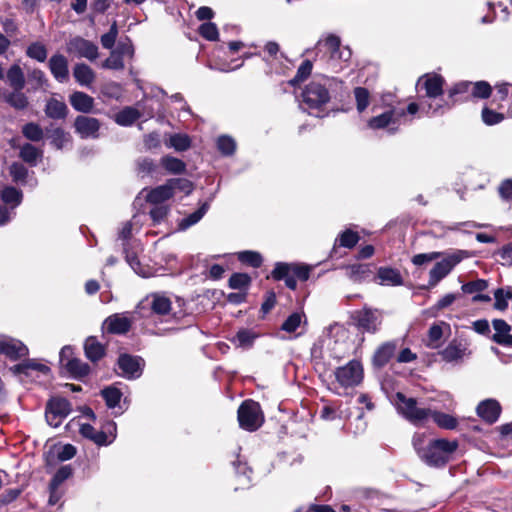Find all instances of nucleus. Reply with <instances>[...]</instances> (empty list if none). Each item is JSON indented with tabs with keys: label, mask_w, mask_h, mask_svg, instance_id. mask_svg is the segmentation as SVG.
Segmentation results:
<instances>
[{
	"label": "nucleus",
	"mask_w": 512,
	"mask_h": 512,
	"mask_svg": "<svg viewBox=\"0 0 512 512\" xmlns=\"http://www.w3.org/2000/svg\"><path fill=\"white\" fill-rule=\"evenodd\" d=\"M353 319L359 330L375 334L380 330L383 321V312L377 308L363 307L353 314Z\"/></svg>",
	"instance_id": "obj_5"
},
{
	"label": "nucleus",
	"mask_w": 512,
	"mask_h": 512,
	"mask_svg": "<svg viewBox=\"0 0 512 512\" xmlns=\"http://www.w3.org/2000/svg\"><path fill=\"white\" fill-rule=\"evenodd\" d=\"M136 166L138 174L142 177L152 174L157 167L155 162L148 157L139 158L136 162Z\"/></svg>",
	"instance_id": "obj_55"
},
{
	"label": "nucleus",
	"mask_w": 512,
	"mask_h": 512,
	"mask_svg": "<svg viewBox=\"0 0 512 512\" xmlns=\"http://www.w3.org/2000/svg\"><path fill=\"white\" fill-rule=\"evenodd\" d=\"M433 422L442 429L453 430L457 427V419L446 413L431 409V418Z\"/></svg>",
	"instance_id": "obj_34"
},
{
	"label": "nucleus",
	"mask_w": 512,
	"mask_h": 512,
	"mask_svg": "<svg viewBox=\"0 0 512 512\" xmlns=\"http://www.w3.org/2000/svg\"><path fill=\"white\" fill-rule=\"evenodd\" d=\"M80 433L83 437L92 440L97 445H108L116 437V423L110 421L105 426V431H97L90 424H82Z\"/></svg>",
	"instance_id": "obj_11"
},
{
	"label": "nucleus",
	"mask_w": 512,
	"mask_h": 512,
	"mask_svg": "<svg viewBox=\"0 0 512 512\" xmlns=\"http://www.w3.org/2000/svg\"><path fill=\"white\" fill-rule=\"evenodd\" d=\"M46 409L52 411L60 417L66 418L71 412V404L65 398L56 397L49 400Z\"/></svg>",
	"instance_id": "obj_36"
},
{
	"label": "nucleus",
	"mask_w": 512,
	"mask_h": 512,
	"mask_svg": "<svg viewBox=\"0 0 512 512\" xmlns=\"http://www.w3.org/2000/svg\"><path fill=\"white\" fill-rule=\"evenodd\" d=\"M217 148L224 156H231L236 149V143L233 138L222 135L217 139Z\"/></svg>",
	"instance_id": "obj_52"
},
{
	"label": "nucleus",
	"mask_w": 512,
	"mask_h": 512,
	"mask_svg": "<svg viewBox=\"0 0 512 512\" xmlns=\"http://www.w3.org/2000/svg\"><path fill=\"white\" fill-rule=\"evenodd\" d=\"M131 320L121 314H113L106 318L104 325L109 333L125 334L131 328Z\"/></svg>",
	"instance_id": "obj_22"
},
{
	"label": "nucleus",
	"mask_w": 512,
	"mask_h": 512,
	"mask_svg": "<svg viewBox=\"0 0 512 512\" xmlns=\"http://www.w3.org/2000/svg\"><path fill=\"white\" fill-rule=\"evenodd\" d=\"M143 360L140 357L122 354L118 359V366L122 375L127 379H136L141 376Z\"/></svg>",
	"instance_id": "obj_17"
},
{
	"label": "nucleus",
	"mask_w": 512,
	"mask_h": 512,
	"mask_svg": "<svg viewBox=\"0 0 512 512\" xmlns=\"http://www.w3.org/2000/svg\"><path fill=\"white\" fill-rule=\"evenodd\" d=\"M169 184L172 186V192L175 193L176 190H179L186 195H189L193 190V184L188 179L183 178H173L169 179Z\"/></svg>",
	"instance_id": "obj_59"
},
{
	"label": "nucleus",
	"mask_w": 512,
	"mask_h": 512,
	"mask_svg": "<svg viewBox=\"0 0 512 512\" xmlns=\"http://www.w3.org/2000/svg\"><path fill=\"white\" fill-rule=\"evenodd\" d=\"M494 298V308L503 311L508 307V300L512 299V292L510 289L504 290L503 288H498L494 291Z\"/></svg>",
	"instance_id": "obj_48"
},
{
	"label": "nucleus",
	"mask_w": 512,
	"mask_h": 512,
	"mask_svg": "<svg viewBox=\"0 0 512 512\" xmlns=\"http://www.w3.org/2000/svg\"><path fill=\"white\" fill-rule=\"evenodd\" d=\"M173 195L172 186H170L168 180L165 184L149 190L145 198L152 205H164V202L172 198Z\"/></svg>",
	"instance_id": "obj_23"
},
{
	"label": "nucleus",
	"mask_w": 512,
	"mask_h": 512,
	"mask_svg": "<svg viewBox=\"0 0 512 512\" xmlns=\"http://www.w3.org/2000/svg\"><path fill=\"white\" fill-rule=\"evenodd\" d=\"M488 287V282L483 279H477L462 285L461 289L466 294H478Z\"/></svg>",
	"instance_id": "obj_62"
},
{
	"label": "nucleus",
	"mask_w": 512,
	"mask_h": 512,
	"mask_svg": "<svg viewBox=\"0 0 512 512\" xmlns=\"http://www.w3.org/2000/svg\"><path fill=\"white\" fill-rule=\"evenodd\" d=\"M150 298V307L154 314L167 315L171 311V301L168 297L155 293Z\"/></svg>",
	"instance_id": "obj_33"
},
{
	"label": "nucleus",
	"mask_w": 512,
	"mask_h": 512,
	"mask_svg": "<svg viewBox=\"0 0 512 512\" xmlns=\"http://www.w3.org/2000/svg\"><path fill=\"white\" fill-rule=\"evenodd\" d=\"M444 79L442 76L437 74H425L421 76L416 84L419 91L424 90L425 95L421 96V99H427L435 96L443 95Z\"/></svg>",
	"instance_id": "obj_13"
},
{
	"label": "nucleus",
	"mask_w": 512,
	"mask_h": 512,
	"mask_svg": "<svg viewBox=\"0 0 512 512\" xmlns=\"http://www.w3.org/2000/svg\"><path fill=\"white\" fill-rule=\"evenodd\" d=\"M359 239L360 237L357 232L352 231L351 229H346L339 234L336 242H338L341 247L352 249L358 243Z\"/></svg>",
	"instance_id": "obj_47"
},
{
	"label": "nucleus",
	"mask_w": 512,
	"mask_h": 512,
	"mask_svg": "<svg viewBox=\"0 0 512 512\" xmlns=\"http://www.w3.org/2000/svg\"><path fill=\"white\" fill-rule=\"evenodd\" d=\"M208 209H209V204L207 202L203 203L199 207V209H197L195 212L189 214L187 217H184L183 219H181L179 221V224H178L179 230L184 231V230L188 229L189 227L198 223L203 218V216L206 214Z\"/></svg>",
	"instance_id": "obj_35"
},
{
	"label": "nucleus",
	"mask_w": 512,
	"mask_h": 512,
	"mask_svg": "<svg viewBox=\"0 0 512 512\" xmlns=\"http://www.w3.org/2000/svg\"><path fill=\"white\" fill-rule=\"evenodd\" d=\"M463 259L462 252L458 251L447 255L441 261L435 263L429 272V287H435L442 279H444L453 268Z\"/></svg>",
	"instance_id": "obj_9"
},
{
	"label": "nucleus",
	"mask_w": 512,
	"mask_h": 512,
	"mask_svg": "<svg viewBox=\"0 0 512 512\" xmlns=\"http://www.w3.org/2000/svg\"><path fill=\"white\" fill-rule=\"evenodd\" d=\"M311 267L298 263L277 262L271 272V276L276 281L283 280L285 285L295 290L297 288V280L307 281L310 277Z\"/></svg>",
	"instance_id": "obj_4"
},
{
	"label": "nucleus",
	"mask_w": 512,
	"mask_h": 512,
	"mask_svg": "<svg viewBox=\"0 0 512 512\" xmlns=\"http://www.w3.org/2000/svg\"><path fill=\"white\" fill-rule=\"evenodd\" d=\"M22 90L13 89V91L4 94V101L16 110L26 109L29 105V100Z\"/></svg>",
	"instance_id": "obj_31"
},
{
	"label": "nucleus",
	"mask_w": 512,
	"mask_h": 512,
	"mask_svg": "<svg viewBox=\"0 0 512 512\" xmlns=\"http://www.w3.org/2000/svg\"><path fill=\"white\" fill-rule=\"evenodd\" d=\"M304 318L305 314L303 312H294L283 322L281 329L288 333H292L300 327Z\"/></svg>",
	"instance_id": "obj_50"
},
{
	"label": "nucleus",
	"mask_w": 512,
	"mask_h": 512,
	"mask_svg": "<svg viewBox=\"0 0 512 512\" xmlns=\"http://www.w3.org/2000/svg\"><path fill=\"white\" fill-rule=\"evenodd\" d=\"M84 350L86 357L93 362L98 361L104 356L103 345L93 336L86 339Z\"/></svg>",
	"instance_id": "obj_32"
},
{
	"label": "nucleus",
	"mask_w": 512,
	"mask_h": 512,
	"mask_svg": "<svg viewBox=\"0 0 512 512\" xmlns=\"http://www.w3.org/2000/svg\"><path fill=\"white\" fill-rule=\"evenodd\" d=\"M100 126L98 119L84 115L77 116L74 121L75 131L83 139L98 138Z\"/></svg>",
	"instance_id": "obj_14"
},
{
	"label": "nucleus",
	"mask_w": 512,
	"mask_h": 512,
	"mask_svg": "<svg viewBox=\"0 0 512 512\" xmlns=\"http://www.w3.org/2000/svg\"><path fill=\"white\" fill-rule=\"evenodd\" d=\"M75 80L84 87H89L95 80L94 71L85 63H78L73 68Z\"/></svg>",
	"instance_id": "obj_30"
},
{
	"label": "nucleus",
	"mask_w": 512,
	"mask_h": 512,
	"mask_svg": "<svg viewBox=\"0 0 512 512\" xmlns=\"http://www.w3.org/2000/svg\"><path fill=\"white\" fill-rule=\"evenodd\" d=\"M337 382L344 388H352L363 380V367L357 360H351L346 365L338 367L335 372Z\"/></svg>",
	"instance_id": "obj_8"
},
{
	"label": "nucleus",
	"mask_w": 512,
	"mask_h": 512,
	"mask_svg": "<svg viewBox=\"0 0 512 512\" xmlns=\"http://www.w3.org/2000/svg\"><path fill=\"white\" fill-rule=\"evenodd\" d=\"M102 67L111 70H122L125 67L124 58L112 50L110 56L102 63Z\"/></svg>",
	"instance_id": "obj_57"
},
{
	"label": "nucleus",
	"mask_w": 512,
	"mask_h": 512,
	"mask_svg": "<svg viewBox=\"0 0 512 512\" xmlns=\"http://www.w3.org/2000/svg\"><path fill=\"white\" fill-rule=\"evenodd\" d=\"M113 51H115L123 58L128 57L131 59L134 56V47L129 38H125L124 40L119 41L116 48L113 49Z\"/></svg>",
	"instance_id": "obj_64"
},
{
	"label": "nucleus",
	"mask_w": 512,
	"mask_h": 512,
	"mask_svg": "<svg viewBox=\"0 0 512 512\" xmlns=\"http://www.w3.org/2000/svg\"><path fill=\"white\" fill-rule=\"evenodd\" d=\"M397 344L394 341L385 342L380 345L373 355V365L378 368L384 367L394 356Z\"/></svg>",
	"instance_id": "obj_25"
},
{
	"label": "nucleus",
	"mask_w": 512,
	"mask_h": 512,
	"mask_svg": "<svg viewBox=\"0 0 512 512\" xmlns=\"http://www.w3.org/2000/svg\"><path fill=\"white\" fill-rule=\"evenodd\" d=\"M66 50L69 54L75 57L85 58L89 61L96 60L99 55L98 46L92 41L80 36L71 38L67 42Z\"/></svg>",
	"instance_id": "obj_10"
},
{
	"label": "nucleus",
	"mask_w": 512,
	"mask_h": 512,
	"mask_svg": "<svg viewBox=\"0 0 512 512\" xmlns=\"http://www.w3.org/2000/svg\"><path fill=\"white\" fill-rule=\"evenodd\" d=\"M238 260L254 268L260 267L263 262V258L260 253L250 250L239 252Z\"/></svg>",
	"instance_id": "obj_45"
},
{
	"label": "nucleus",
	"mask_w": 512,
	"mask_h": 512,
	"mask_svg": "<svg viewBox=\"0 0 512 512\" xmlns=\"http://www.w3.org/2000/svg\"><path fill=\"white\" fill-rule=\"evenodd\" d=\"M45 115L53 120H64L68 115V107L62 100L51 97L46 101Z\"/></svg>",
	"instance_id": "obj_24"
},
{
	"label": "nucleus",
	"mask_w": 512,
	"mask_h": 512,
	"mask_svg": "<svg viewBox=\"0 0 512 512\" xmlns=\"http://www.w3.org/2000/svg\"><path fill=\"white\" fill-rule=\"evenodd\" d=\"M72 475V469L70 466H62L57 470L55 475L53 476L50 486L52 488H58L65 480H67Z\"/></svg>",
	"instance_id": "obj_63"
},
{
	"label": "nucleus",
	"mask_w": 512,
	"mask_h": 512,
	"mask_svg": "<svg viewBox=\"0 0 512 512\" xmlns=\"http://www.w3.org/2000/svg\"><path fill=\"white\" fill-rule=\"evenodd\" d=\"M51 144L57 149H62L67 143L71 141L69 133L65 132L62 128H55L52 130Z\"/></svg>",
	"instance_id": "obj_51"
},
{
	"label": "nucleus",
	"mask_w": 512,
	"mask_h": 512,
	"mask_svg": "<svg viewBox=\"0 0 512 512\" xmlns=\"http://www.w3.org/2000/svg\"><path fill=\"white\" fill-rule=\"evenodd\" d=\"M456 100H446L442 96L421 99V111L429 116L442 115L452 108Z\"/></svg>",
	"instance_id": "obj_15"
},
{
	"label": "nucleus",
	"mask_w": 512,
	"mask_h": 512,
	"mask_svg": "<svg viewBox=\"0 0 512 512\" xmlns=\"http://www.w3.org/2000/svg\"><path fill=\"white\" fill-rule=\"evenodd\" d=\"M7 80L12 89H23L25 86V77L21 67L17 64L12 65L7 72Z\"/></svg>",
	"instance_id": "obj_40"
},
{
	"label": "nucleus",
	"mask_w": 512,
	"mask_h": 512,
	"mask_svg": "<svg viewBox=\"0 0 512 512\" xmlns=\"http://www.w3.org/2000/svg\"><path fill=\"white\" fill-rule=\"evenodd\" d=\"M53 77L60 83L69 79L68 60L62 54H54L48 63Z\"/></svg>",
	"instance_id": "obj_19"
},
{
	"label": "nucleus",
	"mask_w": 512,
	"mask_h": 512,
	"mask_svg": "<svg viewBox=\"0 0 512 512\" xmlns=\"http://www.w3.org/2000/svg\"><path fill=\"white\" fill-rule=\"evenodd\" d=\"M163 168L170 174H182L186 171V164L181 159L166 155L160 160Z\"/></svg>",
	"instance_id": "obj_39"
},
{
	"label": "nucleus",
	"mask_w": 512,
	"mask_h": 512,
	"mask_svg": "<svg viewBox=\"0 0 512 512\" xmlns=\"http://www.w3.org/2000/svg\"><path fill=\"white\" fill-rule=\"evenodd\" d=\"M71 106L78 112L89 113L93 110L94 99L90 95L75 91L69 96Z\"/></svg>",
	"instance_id": "obj_27"
},
{
	"label": "nucleus",
	"mask_w": 512,
	"mask_h": 512,
	"mask_svg": "<svg viewBox=\"0 0 512 512\" xmlns=\"http://www.w3.org/2000/svg\"><path fill=\"white\" fill-rule=\"evenodd\" d=\"M141 117L152 118L153 111H141L137 105L123 108L115 115V122L120 126H131Z\"/></svg>",
	"instance_id": "obj_18"
},
{
	"label": "nucleus",
	"mask_w": 512,
	"mask_h": 512,
	"mask_svg": "<svg viewBox=\"0 0 512 512\" xmlns=\"http://www.w3.org/2000/svg\"><path fill=\"white\" fill-rule=\"evenodd\" d=\"M26 55L38 62H44L47 58V49L42 43L33 42L27 47Z\"/></svg>",
	"instance_id": "obj_46"
},
{
	"label": "nucleus",
	"mask_w": 512,
	"mask_h": 512,
	"mask_svg": "<svg viewBox=\"0 0 512 512\" xmlns=\"http://www.w3.org/2000/svg\"><path fill=\"white\" fill-rule=\"evenodd\" d=\"M495 333L493 340L504 346H512L511 326L502 319H495L492 322Z\"/></svg>",
	"instance_id": "obj_26"
},
{
	"label": "nucleus",
	"mask_w": 512,
	"mask_h": 512,
	"mask_svg": "<svg viewBox=\"0 0 512 512\" xmlns=\"http://www.w3.org/2000/svg\"><path fill=\"white\" fill-rule=\"evenodd\" d=\"M457 448V441L446 439L432 440L427 443L425 451L420 452V458L429 466H444Z\"/></svg>",
	"instance_id": "obj_3"
},
{
	"label": "nucleus",
	"mask_w": 512,
	"mask_h": 512,
	"mask_svg": "<svg viewBox=\"0 0 512 512\" xmlns=\"http://www.w3.org/2000/svg\"><path fill=\"white\" fill-rule=\"evenodd\" d=\"M354 97L356 101V108L359 113L367 109L370 104V93L364 87H356L354 89Z\"/></svg>",
	"instance_id": "obj_44"
},
{
	"label": "nucleus",
	"mask_w": 512,
	"mask_h": 512,
	"mask_svg": "<svg viewBox=\"0 0 512 512\" xmlns=\"http://www.w3.org/2000/svg\"><path fill=\"white\" fill-rule=\"evenodd\" d=\"M501 407L496 400L487 399L477 406V414L489 423H494L500 416Z\"/></svg>",
	"instance_id": "obj_21"
},
{
	"label": "nucleus",
	"mask_w": 512,
	"mask_h": 512,
	"mask_svg": "<svg viewBox=\"0 0 512 512\" xmlns=\"http://www.w3.org/2000/svg\"><path fill=\"white\" fill-rule=\"evenodd\" d=\"M258 337V334L251 329H240L236 335L232 338V342L241 348H250L252 347L255 339Z\"/></svg>",
	"instance_id": "obj_37"
},
{
	"label": "nucleus",
	"mask_w": 512,
	"mask_h": 512,
	"mask_svg": "<svg viewBox=\"0 0 512 512\" xmlns=\"http://www.w3.org/2000/svg\"><path fill=\"white\" fill-rule=\"evenodd\" d=\"M9 173L16 183H23L28 175L27 168L19 162H14L9 168Z\"/></svg>",
	"instance_id": "obj_56"
},
{
	"label": "nucleus",
	"mask_w": 512,
	"mask_h": 512,
	"mask_svg": "<svg viewBox=\"0 0 512 512\" xmlns=\"http://www.w3.org/2000/svg\"><path fill=\"white\" fill-rule=\"evenodd\" d=\"M23 136L33 142L41 141L44 137V131L41 126L35 122H29L22 127Z\"/></svg>",
	"instance_id": "obj_42"
},
{
	"label": "nucleus",
	"mask_w": 512,
	"mask_h": 512,
	"mask_svg": "<svg viewBox=\"0 0 512 512\" xmlns=\"http://www.w3.org/2000/svg\"><path fill=\"white\" fill-rule=\"evenodd\" d=\"M167 145L176 151H185L190 147V139L184 134H174L170 137Z\"/></svg>",
	"instance_id": "obj_54"
},
{
	"label": "nucleus",
	"mask_w": 512,
	"mask_h": 512,
	"mask_svg": "<svg viewBox=\"0 0 512 512\" xmlns=\"http://www.w3.org/2000/svg\"><path fill=\"white\" fill-rule=\"evenodd\" d=\"M405 118V110L401 108H391L381 113L380 115L370 118L367 126L370 129H388L390 134H394L398 130V126Z\"/></svg>",
	"instance_id": "obj_7"
},
{
	"label": "nucleus",
	"mask_w": 512,
	"mask_h": 512,
	"mask_svg": "<svg viewBox=\"0 0 512 512\" xmlns=\"http://www.w3.org/2000/svg\"><path fill=\"white\" fill-rule=\"evenodd\" d=\"M251 278L246 273H234L229 278V287L232 289L243 290L250 285Z\"/></svg>",
	"instance_id": "obj_53"
},
{
	"label": "nucleus",
	"mask_w": 512,
	"mask_h": 512,
	"mask_svg": "<svg viewBox=\"0 0 512 512\" xmlns=\"http://www.w3.org/2000/svg\"><path fill=\"white\" fill-rule=\"evenodd\" d=\"M118 36V27L116 21L112 23L107 33L101 36V44L106 49H112Z\"/></svg>",
	"instance_id": "obj_58"
},
{
	"label": "nucleus",
	"mask_w": 512,
	"mask_h": 512,
	"mask_svg": "<svg viewBox=\"0 0 512 512\" xmlns=\"http://www.w3.org/2000/svg\"><path fill=\"white\" fill-rule=\"evenodd\" d=\"M471 95L477 98H487L491 94V86L488 82L478 81L472 83Z\"/></svg>",
	"instance_id": "obj_61"
},
{
	"label": "nucleus",
	"mask_w": 512,
	"mask_h": 512,
	"mask_svg": "<svg viewBox=\"0 0 512 512\" xmlns=\"http://www.w3.org/2000/svg\"><path fill=\"white\" fill-rule=\"evenodd\" d=\"M22 197V192L15 187H6L1 193L3 202L6 204H12L9 208L12 209V211H14V209L21 203Z\"/></svg>",
	"instance_id": "obj_41"
},
{
	"label": "nucleus",
	"mask_w": 512,
	"mask_h": 512,
	"mask_svg": "<svg viewBox=\"0 0 512 512\" xmlns=\"http://www.w3.org/2000/svg\"><path fill=\"white\" fill-rule=\"evenodd\" d=\"M467 352L466 344L459 341H451L442 351L440 355L442 359L448 363H457L461 361Z\"/></svg>",
	"instance_id": "obj_20"
},
{
	"label": "nucleus",
	"mask_w": 512,
	"mask_h": 512,
	"mask_svg": "<svg viewBox=\"0 0 512 512\" xmlns=\"http://www.w3.org/2000/svg\"><path fill=\"white\" fill-rule=\"evenodd\" d=\"M397 412L415 426L426 425L431 418V408L419 405L413 397L397 392L394 398Z\"/></svg>",
	"instance_id": "obj_2"
},
{
	"label": "nucleus",
	"mask_w": 512,
	"mask_h": 512,
	"mask_svg": "<svg viewBox=\"0 0 512 512\" xmlns=\"http://www.w3.org/2000/svg\"><path fill=\"white\" fill-rule=\"evenodd\" d=\"M71 347L65 346L60 351V362L75 379H82L90 373V366L78 358H69Z\"/></svg>",
	"instance_id": "obj_12"
},
{
	"label": "nucleus",
	"mask_w": 512,
	"mask_h": 512,
	"mask_svg": "<svg viewBox=\"0 0 512 512\" xmlns=\"http://www.w3.org/2000/svg\"><path fill=\"white\" fill-rule=\"evenodd\" d=\"M318 46L330 55L331 53H336L341 48V40L338 36L330 34L325 39L319 40Z\"/></svg>",
	"instance_id": "obj_49"
},
{
	"label": "nucleus",
	"mask_w": 512,
	"mask_h": 512,
	"mask_svg": "<svg viewBox=\"0 0 512 512\" xmlns=\"http://www.w3.org/2000/svg\"><path fill=\"white\" fill-rule=\"evenodd\" d=\"M335 82L334 78L327 76L315 77L303 90L302 99L304 110L309 114L320 117L319 113H314V110H320L322 106L327 104L330 100L329 89Z\"/></svg>",
	"instance_id": "obj_1"
},
{
	"label": "nucleus",
	"mask_w": 512,
	"mask_h": 512,
	"mask_svg": "<svg viewBox=\"0 0 512 512\" xmlns=\"http://www.w3.org/2000/svg\"><path fill=\"white\" fill-rule=\"evenodd\" d=\"M199 34L209 41H215L218 39L219 33L215 23L206 22L200 25Z\"/></svg>",
	"instance_id": "obj_60"
},
{
	"label": "nucleus",
	"mask_w": 512,
	"mask_h": 512,
	"mask_svg": "<svg viewBox=\"0 0 512 512\" xmlns=\"http://www.w3.org/2000/svg\"><path fill=\"white\" fill-rule=\"evenodd\" d=\"M101 395L104 398L107 407L113 409L118 406L122 397V392L114 386H109L101 391Z\"/></svg>",
	"instance_id": "obj_43"
},
{
	"label": "nucleus",
	"mask_w": 512,
	"mask_h": 512,
	"mask_svg": "<svg viewBox=\"0 0 512 512\" xmlns=\"http://www.w3.org/2000/svg\"><path fill=\"white\" fill-rule=\"evenodd\" d=\"M0 354H4L11 360H18L28 354V348L17 339L0 335Z\"/></svg>",
	"instance_id": "obj_16"
},
{
	"label": "nucleus",
	"mask_w": 512,
	"mask_h": 512,
	"mask_svg": "<svg viewBox=\"0 0 512 512\" xmlns=\"http://www.w3.org/2000/svg\"><path fill=\"white\" fill-rule=\"evenodd\" d=\"M238 421L242 429L257 430L263 423L260 406L253 400H245L238 409Z\"/></svg>",
	"instance_id": "obj_6"
},
{
	"label": "nucleus",
	"mask_w": 512,
	"mask_h": 512,
	"mask_svg": "<svg viewBox=\"0 0 512 512\" xmlns=\"http://www.w3.org/2000/svg\"><path fill=\"white\" fill-rule=\"evenodd\" d=\"M49 370L50 369H49L48 366H46L44 364H41V363H38L35 360L24 361L22 363H19V364L15 365L12 368V371L15 374H20V375L23 374V375H25L27 377L32 376L33 372L47 374L49 372Z\"/></svg>",
	"instance_id": "obj_28"
},
{
	"label": "nucleus",
	"mask_w": 512,
	"mask_h": 512,
	"mask_svg": "<svg viewBox=\"0 0 512 512\" xmlns=\"http://www.w3.org/2000/svg\"><path fill=\"white\" fill-rule=\"evenodd\" d=\"M377 277L381 285L400 286L403 284V278L397 269L390 267H380Z\"/></svg>",
	"instance_id": "obj_29"
},
{
	"label": "nucleus",
	"mask_w": 512,
	"mask_h": 512,
	"mask_svg": "<svg viewBox=\"0 0 512 512\" xmlns=\"http://www.w3.org/2000/svg\"><path fill=\"white\" fill-rule=\"evenodd\" d=\"M19 156L24 162L34 167L37 165L38 159L42 157V151L30 143H25L20 148Z\"/></svg>",
	"instance_id": "obj_38"
}]
</instances>
